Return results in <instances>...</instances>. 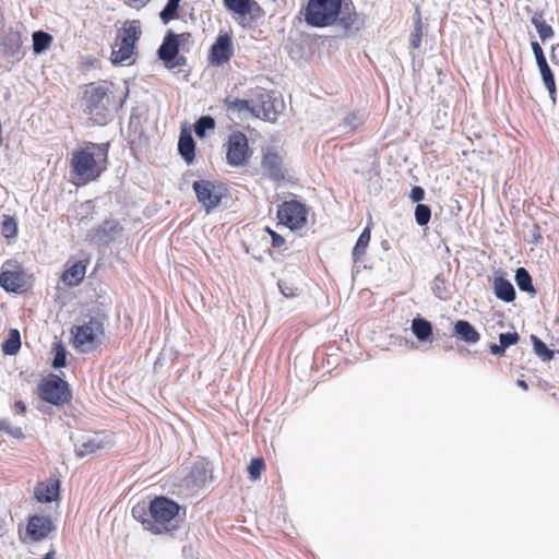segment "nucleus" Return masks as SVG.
<instances>
[{
  "instance_id": "aec40b11",
  "label": "nucleus",
  "mask_w": 559,
  "mask_h": 559,
  "mask_svg": "<svg viewBox=\"0 0 559 559\" xmlns=\"http://www.w3.org/2000/svg\"><path fill=\"white\" fill-rule=\"evenodd\" d=\"M34 496L40 503L57 501L60 496V480L50 477L47 481H39L34 488Z\"/></svg>"
},
{
  "instance_id": "603ef678",
  "label": "nucleus",
  "mask_w": 559,
  "mask_h": 559,
  "mask_svg": "<svg viewBox=\"0 0 559 559\" xmlns=\"http://www.w3.org/2000/svg\"><path fill=\"white\" fill-rule=\"evenodd\" d=\"M543 241V236L540 231V226L538 224H534L530 229V239L528 242L532 245H539Z\"/></svg>"
},
{
  "instance_id": "473e14b6",
  "label": "nucleus",
  "mask_w": 559,
  "mask_h": 559,
  "mask_svg": "<svg viewBox=\"0 0 559 559\" xmlns=\"http://www.w3.org/2000/svg\"><path fill=\"white\" fill-rule=\"evenodd\" d=\"M538 70L540 72V76L543 80V83L548 91L549 98L551 99L552 105L555 106L557 104V86H556V80L555 74L552 70L550 69L548 62H543L538 66Z\"/></svg>"
},
{
  "instance_id": "9d476101",
  "label": "nucleus",
  "mask_w": 559,
  "mask_h": 559,
  "mask_svg": "<svg viewBox=\"0 0 559 559\" xmlns=\"http://www.w3.org/2000/svg\"><path fill=\"white\" fill-rule=\"evenodd\" d=\"M276 216L280 224L290 230H298L307 224L308 209L305 203L298 200L283 201L277 206Z\"/></svg>"
},
{
  "instance_id": "c756f323",
  "label": "nucleus",
  "mask_w": 559,
  "mask_h": 559,
  "mask_svg": "<svg viewBox=\"0 0 559 559\" xmlns=\"http://www.w3.org/2000/svg\"><path fill=\"white\" fill-rule=\"evenodd\" d=\"M412 333L419 342H431L433 335V326L430 321L423 317H416L412 320Z\"/></svg>"
},
{
  "instance_id": "cd10ccee",
  "label": "nucleus",
  "mask_w": 559,
  "mask_h": 559,
  "mask_svg": "<svg viewBox=\"0 0 559 559\" xmlns=\"http://www.w3.org/2000/svg\"><path fill=\"white\" fill-rule=\"evenodd\" d=\"M86 272V263L79 260L72 263L69 267H67L62 275L61 280L69 287L78 286L85 276Z\"/></svg>"
},
{
  "instance_id": "6e6d98bb",
  "label": "nucleus",
  "mask_w": 559,
  "mask_h": 559,
  "mask_svg": "<svg viewBox=\"0 0 559 559\" xmlns=\"http://www.w3.org/2000/svg\"><path fill=\"white\" fill-rule=\"evenodd\" d=\"M186 64L187 58L178 52L177 56L165 68L173 70L175 68L183 67Z\"/></svg>"
},
{
  "instance_id": "37998d69",
  "label": "nucleus",
  "mask_w": 559,
  "mask_h": 559,
  "mask_svg": "<svg viewBox=\"0 0 559 559\" xmlns=\"http://www.w3.org/2000/svg\"><path fill=\"white\" fill-rule=\"evenodd\" d=\"M415 222L418 226L425 227L431 219V206L424 203H418L415 206Z\"/></svg>"
},
{
  "instance_id": "1a4fd4ad",
  "label": "nucleus",
  "mask_w": 559,
  "mask_h": 559,
  "mask_svg": "<svg viewBox=\"0 0 559 559\" xmlns=\"http://www.w3.org/2000/svg\"><path fill=\"white\" fill-rule=\"evenodd\" d=\"M192 190L198 202L204 207L207 214L221 204L226 192V188L222 182L206 179L195 180L192 183Z\"/></svg>"
},
{
  "instance_id": "c03bdc74",
  "label": "nucleus",
  "mask_w": 559,
  "mask_h": 559,
  "mask_svg": "<svg viewBox=\"0 0 559 559\" xmlns=\"http://www.w3.org/2000/svg\"><path fill=\"white\" fill-rule=\"evenodd\" d=\"M53 359L51 362V367L53 369H61L67 366V357H68V350L66 346L62 343H56L53 346Z\"/></svg>"
},
{
  "instance_id": "20e7f679",
  "label": "nucleus",
  "mask_w": 559,
  "mask_h": 559,
  "mask_svg": "<svg viewBox=\"0 0 559 559\" xmlns=\"http://www.w3.org/2000/svg\"><path fill=\"white\" fill-rule=\"evenodd\" d=\"M106 314L99 308H94L83 314L82 323L71 329L72 346L80 353H88L100 344L104 335Z\"/></svg>"
},
{
  "instance_id": "4c0bfd02",
  "label": "nucleus",
  "mask_w": 559,
  "mask_h": 559,
  "mask_svg": "<svg viewBox=\"0 0 559 559\" xmlns=\"http://www.w3.org/2000/svg\"><path fill=\"white\" fill-rule=\"evenodd\" d=\"M531 23L535 26L539 38L543 41L550 39L554 36L552 27L544 20L542 11H536L531 17Z\"/></svg>"
},
{
  "instance_id": "5701e85b",
  "label": "nucleus",
  "mask_w": 559,
  "mask_h": 559,
  "mask_svg": "<svg viewBox=\"0 0 559 559\" xmlns=\"http://www.w3.org/2000/svg\"><path fill=\"white\" fill-rule=\"evenodd\" d=\"M104 448V441L98 435H85L74 441V451L78 457H84Z\"/></svg>"
},
{
  "instance_id": "c9c22d12",
  "label": "nucleus",
  "mask_w": 559,
  "mask_h": 559,
  "mask_svg": "<svg viewBox=\"0 0 559 559\" xmlns=\"http://www.w3.org/2000/svg\"><path fill=\"white\" fill-rule=\"evenodd\" d=\"M32 40H33V52L36 56H39L47 51L49 47L51 46L53 41L52 35L45 31H35L32 34Z\"/></svg>"
},
{
  "instance_id": "b1692460",
  "label": "nucleus",
  "mask_w": 559,
  "mask_h": 559,
  "mask_svg": "<svg viewBox=\"0 0 559 559\" xmlns=\"http://www.w3.org/2000/svg\"><path fill=\"white\" fill-rule=\"evenodd\" d=\"M178 153L188 165H191L195 159V141L189 129H182L180 131Z\"/></svg>"
},
{
  "instance_id": "a878e982",
  "label": "nucleus",
  "mask_w": 559,
  "mask_h": 559,
  "mask_svg": "<svg viewBox=\"0 0 559 559\" xmlns=\"http://www.w3.org/2000/svg\"><path fill=\"white\" fill-rule=\"evenodd\" d=\"M454 335L462 342L473 345L480 340L479 332L467 320L460 319L454 323Z\"/></svg>"
},
{
  "instance_id": "39448f33",
  "label": "nucleus",
  "mask_w": 559,
  "mask_h": 559,
  "mask_svg": "<svg viewBox=\"0 0 559 559\" xmlns=\"http://www.w3.org/2000/svg\"><path fill=\"white\" fill-rule=\"evenodd\" d=\"M343 0H307L302 9L304 20L310 27L332 26L342 14Z\"/></svg>"
},
{
  "instance_id": "79ce46f5",
  "label": "nucleus",
  "mask_w": 559,
  "mask_h": 559,
  "mask_svg": "<svg viewBox=\"0 0 559 559\" xmlns=\"http://www.w3.org/2000/svg\"><path fill=\"white\" fill-rule=\"evenodd\" d=\"M431 289L435 296L441 300H448L451 298L452 293L447 285L443 274H438L435 276Z\"/></svg>"
},
{
  "instance_id": "a18cd8bd",
  "label": "nucleus",
  "mask_w": 559,
  "mask_h": 559,
  "mask_svg": "<svg viewBox=\"0 0 559 559\" xmlns=\"http://www.w3.org/2000/svg\"><path fill=\"white\" fill-rule=\"evenodd\" d=\"M417 17L414 21V29L412 31L409 35V46L414 49L419 48L421 45V38H423V23L420 13L417 10Z\"/></svg>"
},
{
  "instance_id": "a211bd4d",
  "label": "nucleus",
  "mask_w": 559,
  "mask_h": 559,
  "mask_svg": "<svg viewBox=\"0 0 559 559\" xmlns=\"http://www.w3.org/2000/svg\"><path fill=\"white\" fill-rule=\"evenodd\" d=\"M249 98H233L230 96L224 99V108L227 112L236 114L239 117L248 112L253 117L260 118L259 110L255 109L254 90L248 94Z\"/></svg>"
},
{
  "instance_id": "4d7b16f0",
  "label": "nucleus",
  "mask_w": 559,
  "mask_h": 559,
  "mask_svg": "<svg viewBox=\"0 0 559 559\" xmlns=\"http://www.w3.org/2000/svg\"><path fill=\"white\" fill-rule=\"evenodd\" d=\"M177 40L179 46H185L186 44L192 41V35L188 32L177 34Z\"/></svg>"
},
{
  "instance_id": "dca6fc26",
  "label": "nucleus",
  "mask_w": 559,
  "mask_h": 559,
  "mask_svg": "<svg viewBox=\"0 0 559 559\" xmlns=\"http://www.w3.org/2000/svg\"><path fill=\"white\" fill-rule=\"evenodd\" d=\"M0 45L4 56L12 62H19L25 55L22 49V36L20 31L9 27L2 34Z\"/></svg>"
},
{
  "instance_id": "ddd939ff",
  "label": "nucleus",
  "mask_w": 559,
  "mask_h": 559,
  "mask_svg": "<svg viewBox=\"0 0 559 559\" xmlns=\"http://www.w3.org/2000/svg\"><path fill=\"white\" fill-rule=\"evenodd\" d=\"M57 530L49 515L32 514L27 519L26 535L33 543H39Z\"/></svg>"
},
{
  "instance_id": "f8f14e48",
  "label": "nucleus",
  "mask_w": 559,
  "mask_h": 559,
  "mask_svg": "<svg viewBox=\"0 0 559 559\" xmlns=\"http://www.w3.org/2000/svg\"><path fill=\"white\" fill-rule=\"evenodd\" d=\"M255 109L264 121L275 122L283 108V100L275 92H269L261 87L254 88Z\"/></svg>"
},
{
  "instance_id": "ea45409f",
  "label": "nucleus",
  "mask_w": 559,
  "mask_h": 559,
  "mask_svg": "<svg viewBox=\"0 0 559 559\" xmlns=\"http://www.w3.org/2000/svg\"><path fill=\"white\" fill-rule=\"evenodd\" d=\"M181 0H167L166 4L159 12V19L163 24L167 25L174 20L179 19V8Z\"/></svg>"
},
{
  "instance_id": "9b49d317",
  "label": "nucleus",
  "mask_w": 559,
  "mask_h": 559,
  "mask_svg": "<svg viewBox=\"0 0 559 559\" xmlns=\"http://www.w3.org/2000/svg\"><path fill=\"white\" fill-rule=\"evenodd\" d=\"M226 150V163L231 167L245 166L251 157L248 138L241 131L228 135Z\"/></svg>"
},
{
  "instance_id": "c85d7f7f",
  "label": "nucleus",
  "mask_w": 559,
  "mask_h": 559,
  "mask_svg": "<svg viewBox=\"0 0 559 559\" xmlns=\"http://www.w3.org/2000/svg\"><path fill=\"white\" fill-rule=\"evenodd\" d=\"M520 341V334L516 331L513 332H504L499 334V343L489 344V352L495 356H503L506 350Z\"/></svg>"
},
{
  "instance_id": "a19ab883",
  "label": "nucleus",
  "mask_w": 559,
  "mask_h": 559,
  "mask_svg": "<svg viewBox=\"0 0 559 559\" xmlns=\"http://www.w3.org/2000/svg\"><path fill=\"white\" fill-rule=\"evenodd\" d=\"M216 127L215 119L212 116H201L193 124V131L199 139L205 138L209 131H213Z\"/></svg>"
},
{
  "instance_id": "4be33fe9",
  "label": "nucleus",
  "mask_w": 559,
  "mask_h": 559,
  "mask_svg": "<svg viewBox=\"0 0 559 559\" xmlns=\"http://www.w3.org/2000/svg\"><path fill=\"white\" fill-rule=\"evenodd\" d=\"M147 120L146 110L142 107H133L131 109L129 123H128V132L129 136L133 139L131 142L133 143L135 139L141 140L145 136L144 122Z\"/></svg>"
},
{
  "instance_id": "8fccbe9b",
  "label": "nucleus",
  "mask_w": 559,
  "mask_h": 559,
  "mask_svg": "<svg viewBox=\"0 0 559 559\" xmlns=\"http://www.w3.org/2000/svg\"><path fill=\"white\" fill-rule=\"evenodd\" d=\"M277 285L281 294L286 298L295 297L298 295V288L289 285L285 281H278Z\"/></svg>"
},
{
  "instance_id": "6ab92c4d",
  "label": "nucleus",
  "mask_w": 559,
  "mask_h": 559,
  "mask_svg": "<svg viewBox=\"0 0 559 559\" xmlns=\"http://www.w3.org/2000/svg\"><path fill=\"white\" fill-rule=\"evenodd\" d=\"M25 272L21 266H16V270H4L0 271V287L7 293H22L25 288Z\"/></svg>"
},
{
  "instance_id": "7c9ffc66",
  "label": "nucleus",
  "mask_w": 559,
  "mask_h": 559,
  "mask_svg": "<svg viewBox=\"0 0 559 559\" xmlns=\"http://www.w3.org/2000/svg\"><path fill=\"white\" fill-rule=\"evenodd\" d=\"M366 121V114L364 110H355L347 114L338 123V131L343 134L355 132Z\"/></svg>"
},
{
  "instance_id": "e433bc0d",
  "label": "nucleus",
  "mask_w": 559,
  "mask_h": 559,
  "mask_svg": "<svg viewBox=\"0 0 559 559\" xmlns=\"http://www.w3.org/2000/svg\"><path fill=\"white\" fill-rule=\"evenodd\" d=\"M371 239V233L369 227L364 228L360 233L353 250H352V260L354 264L358 263L361 257L366 253V250L369 246Z\"/></svg>"
},
{
  "instance_id": "de8ad7c7",
  "label": "nucleus",
  "mask_w": 559,
  "mask_h": 559,
  "mask_svg": "<svg viewBox=\"0 0 559 559\" xmlns=\"http://www.w3.org/2000/svg\"><path fill=\"white\" fill-rule=\"evenodd\" d=\"M264 467L265 463L262 457H253L247 467L249 478L251 480H258L261 477V473Z\"/></svg>"
},
{
  "instance_id": "0eeeda50",
  "label": "nucleus",
  "mask_w": 559,
  "mask_h": 559,
  "mask_svg": "<svg viewBox=\"0 0 559 559\" xmlns=\"http://www.w3.org/2000/svg\"><path fill=\"white\" fill-rule=\"evenodd\" d=\"M38 396L46 403L62 406L72 399L70 384L55 373L41 379L37 385Z\"/></svg>"
},
{
  "instance_id": "bb28decb",
  "label": "nucleus",
  "mask_w": 559,
  "mask_h": 559,
  "mask_svg": "<svg viewBox=\"0 0 559 559\" xmlns=\"http://www.w3.org/2000/svg\"><path fill=\"white\" fill-rule=\"evenodd\" d=\"M122 231V226L116 219H105L100 225L94 228V237L108 245L114 237Z\"/></svg>"
},
{
  "instance_id": "393cba45",
  "label": "nucleus",
  "mask_w": 559,
  "mask_h": 559,
  "mask_svg": "<svg viewBox=\"0 0 559 559\" xmlns=\"http://www.w3.org/2000/svg\"><path fill=\"white\" fill-rule=\"evenodd\" d=\"M492 290L499 300L507 304L513 302L516 298V292L513 284L501 274L495 276Z\"/></svg>"
},
{
  "instance_id": "423d86ee",
  "label": "nucleus",
  "mask_w": 559,
  "mask_h": 559,
  "mask_svg": "<svg viewBox=\"0 0 559 559\" xmlns=\"http://www.w3.org/2000/svg\"><path fill=\"white\" fill-rule=\"evenodd\" d=\"M142 36L140 20H127L118 31L119 48L112 49L110 60L112 64H123L136 53V44Z\"/></svg>"
},
{
  "instance_id": "58836bf2",
  "label": "nucleus",
  "mask_w": 559,
  "mask_h": 559,
  "mask_svg": "<svg viewBox=\"0 0 559 559\" xmlns=\"http://www.w3.org/2000/svg\"><path fill=\"white\" fill-rule=\"evenodd\" d=\"M534 354L543 361H550L559 350L550 349L537 335H531Z\"/></svg>"
},
{
  "instance_id": "680f3d73",
  "label": "nucleus",
  "mask_w": 559,
  "mask_h": 559,
  "mask_svg": "<svg viewBox=\"0 0 559 559\" xmlns=\"http://www.w3.org/2000/svg\"><path fill=\"white\" fill-rule=\"evenodd\" d=\"M381 247L383 250L388 251L391 247H390V242L389 240L384 239L381 241Z\"/></svg>"
},
{
  "instance_id": "7ed1b4c3",
  "label": "nucleus",
  "mask_w": 559,
  "mask_h": 559,
  "mask_svg": "<svg viewBox=\"0 0 559 559\" xmlns=\"http://www.w3.org/2000/svg\"><path fill=\"white\" fill-rule=\"evenodd\" d=\"M109 143H85V147L74 152L71 168L79 177L87 181L98 179L107 169Z\"/></svg>"
},
{
  "instance_id": "bf43d9fd",
  "label": "nucleus",
  "mask_w": 559,
  "mask_h": 559,
  "mask_svg": "<svg viewBox=\"0 0 559 559\" xmlns=\"http://www.w3.org/2000/svg\"><path fill=\"white\" fill-rule=\"evenodd\" d=\"M14 407L19 411V413L24 414L26 412V404L19 400L14 402Z\"/></svg>"
},
{
  "instance_id": "49530a36",
  "label": "nucleus",
  "mask_w": 559,
  "mask_h": 559,
  "mask_svg": "<svg viewBox=\"0 0 559 559\" xmlns=\"http://www.w3.org/2000/svg\"><path fill=\"white\" fill-rule=\"evenodd\" d=\"M1 234L7 239H13L17 236V222L14 217L9 215L3 216Z\"/></svg>"
},
{
  "instance_id": "13d9d810",
  "label": "nucleus",
  "mask_w": 559,
  "mask_h": 559,
  "mask_svg": "<svg viewBox=\"0 0 559 559\" xmlns=\"http://www.w3.org/2000/svg\"><path fill=\"white\" fill-rule=\"evenodd\" d=\"M550 59L555 64L559 66V44L551 47Z\"/></svg>"
},
{
  "instance_id": "f03ea898",
  "label": "nucleus",
  "mask_w": 559,
  "mask_h": 559,
  "mask_svg": "<svg viewBox=\"0 0 559 559\" xmlns=\"http://www.w3.org/2000/svg\"><path fill=\"white\" fill-rule=\"evenodd\" d=\"M107 82L91 83L84 92L85 109L91 120L98 126H106L112 119V111L121 108L129 95V88L126 87L123 96L118 103L111 102Z\"/></svg>"
},
{
  "instance_id": "f257e3e1",
  "label": "nucleus",
  "mask_w": 559,
  "mask_h": 559,
  "mask_svg": "<svg viewBox=\"0 0 559 559\" xmlns=\"http://www.w3.org/2000/svg\"><path fill=\"white\" fill-rule=\"evenodd\" d=\"M181 506L177 501L166 496H154L148 501L135 503L131 514L144 530L159 535L177 528L173 522H177Z\"/></svg>"
},
{
  "instance_id": "052dcab7",
  "label": "nucleus",
  "mask_w": 559,
  "mask_h": 559,
  "mask_svg": "<svg viewBox=\"0 0 559 559\" xmlns=\"http://www.w3.org/2000/svg\"><path fill=\"white\" fill-rule=\"evenodd\" d=\"M516 384L518 386H520L521 389H523L524 391H527L528 390V384L525 380H522V379H519L516 381Z\"/></svg>"
},
{
  "instance_id": "f3484780",
  "label": "nucleus",
  "mask_w": 559,
  "mask_h": 559,
  "mask_svg": "<svg viewBox=\"0 0 559 559\" xmlns=\"http://www.w3.org/2000/svg\"><path fill=\"white\" fill-rule=\"evenodd\" d=\"M233 56V40L227 33L219 34L211 46L209 60L213 66H223Z\"/></svg>"
},
{
  "instance_id": "72a5a7b5",
  "label": "nucleus",
  "mask_w": 559,
  "mask_h": 559,
  "mask_svg": "<svg viewBox=\"0 0 559 559\" xmlns=\"http://www.w3.org/2000/svg\"><path fill=\"white\" fill-rule=\"evenodd\" d=\"M21 333L17 329H10L1 344V350L7 356H14L21 349Z\"/></svg>"
},
{
  "instance_id": "6e6552de",
  "label": "nucleus",
  "mask_w": 559,
  "mask_h": 559,
  "mask_svg": "<svg viewBox=\"0 0 559 559\" xmlns=\"http://www.w3.org/2000/svg\"><path fill=\"white\" fill-rule=\"evenodd\" d=\"M225 9L236 16L242 27H252L264 17V10L255 0H223Z\"/></svg>"
},
{
  "instance_id": "2f4dec72",
  "label": "nucleus",
  "mask_w": 559,
  "mask_h": 559,
  "mask_svg": "<svg viewBox=\"0 0 559 559\" xmlns=\"http://www.w3.org/2000/svg\"><path fill=\"white\" fill-rule=\"evenodd\" d=\"M207 472L209 469L205 463L198 462L193 464L186 476L187 486L191 488H201L206 481Z\"/></svg>"
},
{
  "instance_id": "864d4df0",
  "label": "nucleus",
  "mask_w": 559,
  "mask_h": 559,
  "mask_svg": "<svg viewBox=\"0 0 559 559\" xmlns=\"http://www.w3.org/2000/svg\"><path fill=\"white\" fill-rule=\"evenodd\" d=\"M425 189L420 186H414L411 190V193H409V199L414 202V203H420V201H423L425 199Z\"/></svg>"
},
{
  "instance_id": "f704fd0d",
  "label": "nucleus",
  "mask_w": 559,
  "mask_h": 559,
  "mask_svg": "<svg viewBox=\"0 0 559 559\" xmlns=\"http://www.w3.org/2000/svg\"><path fill=\"white\" fill-rule=\"evenodd\" d=\"M514 281L521 292L527 293L531 296L536 295L537 292L533 284L532 275L525 267L520 266L515 270Z\"/></svg>"
},
{
  "instance_id": "09e8293b",
  "label": "nucleus",
  "mask_w": 559,
  "mask_h": 559,
  "mask_svg": "<svg viewBox=\"0 0 559 559\" xmlns=\"http://www.w3.org/2000/svg\"><path fill=\"white\" fill-rule=\"evenodd\" d=\"M1 431L15 439H24L25 437L21 427H12L9 420L4 418H0V432Z\"/></svg>"
},
{
  "instance_id": "412c9836",
  "label": "nucleus",
  "mask_w": 559,
  "mask_h": 559,
  "mask_svg": "<svg viewBox=\"0 0 559 559\" xmlns=\"http://www.w3.org/2000/svg\"><path fill=\"white\" fill-rule=\"evenodd\" d=\"M179 51L180 46L177 40V34L174 31L168 29L157 49V57L166 67Z\"/></svg>"
},
{
  "instance_id": "5fc2aeb1",
  "label": "nucleus",
  "mask_w": 559,
  "mask_h": 559,
  "mask_svg": "<svg viewBox=\"0 0 559 559\" xmlns=\"http://www.w3.org/2000/svg\"><path fill=\"white\" fill-rule=\"evenodd\" d=\"M265 231L271 236V243L273 248H280L282 245H284L285 239L282 235L277 234L270 227H265Z\"/></svg>"
},
{
  "instance_id": "4468645a",
  "label": "nucleus",
  "mask_w": 559,
  "mask_h": 559,
  "mask_svg": "<svg viewBox=\"0 0 559 559\" xmlns=\"http://www.w3.org/2000/svg\"><path fill=\"white\" fill-rule=\"evenodd\" d=\"M261 168L271 181L281 183L285 180L284 160L277 152L271 150L264 152L261 159Z\"/></svg>"
},
{
  "instance_id": "3c124183",
  "label": "nucleus",
  "mask_w": 559,
  "mask_h": 559,
  "mask_svg": "<svg viewBox=\"0 0 559 559\" xmlns=\"http://www.w3.org/2000/svg\"><path fill=\"white\" fill-rule=\"evenodd\" d=\"M531 47H532L533 53L535 56L537 67L539 64H542L543 62L544 63L547 62L546 56L544 53V50L540 47L538 41H536V40L532 41L531 43Z\"/></svg>"
},
{
  "instance_id": "2eb2a0df",
  "label": "nucleus",
  "mask_w": 559,
  "mask_h": 559,
  "mask_svg": "<svg viewBox=\"0 0 559 559\" xmlns=\"http://www.w3.org/2000/svg\"><path fill=\"white\" fill-rule=\"evenodd\" d=\"M366 23V16L356 11L352 0H343L342 14L335 24L341 26L345 32H358Z\"/></svg>"
}]
</instances>
